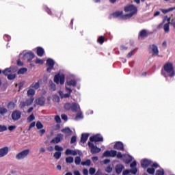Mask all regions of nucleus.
<instances>
[{"instance_id":"1","label":"nucleus","mask_w":175,"mask_h":175,"mask_svg":"<svg viewBox=\"0 0 175 175\" xmlns=\"http://www.w3.org/2000/svg\"><path fill=\"white\" fill-rule=\"evenodd\" d=\"M161 75L163 76V77H165V79H167V77H174L175 70L173 63H165L161 68Z\"/></svg>"},{"instance_id":"2","label":"nucleus","mask_w":175,"mask_h":175,"mask_svg":"<svg viewBox=\"0 0 175 175\" xmlns=\"http://www.w3.org/2000/svg\"><path fill=\"white\" fill-rule=\"evenodd\" d=\"M124 10L126 12V13H128V12H131L129 14H124L123 16L124 18H125V17H127V18H131V17H133V16L137 13V8L133 4L126 5Z\"/></svg>"},{"instance_id":"3","label":"nucleus","mask_w":175,"mask_h":175,"mask_svg":"<svg viewBox=\"0 0 175 175\" xmlns=\"http://www.w3.org/2000/svg\"><path fill=\"white\" fill-rule=\"evenodd\" d=\"M65 110H72L73 113H77L80 110V105L76 103H67L64 105Z\"/></svg>"},{"instance_id":"4","label":"nucleus","mask_w":175,"mask_h":175,"mask_svg":"<svg viewBox=\"0 0 175 175\" xmlns=\"http://www.w3.org/2000/svg\"><path fill=\"white\" fill-rule=\"evenodd\" d=\"M29 151H30L29 149H26L18 153L16 155V159H18V161H20L21 159H24L25 158H27V157H28V155L29 154Z\"/></svg>"},{"instance_id":"5","label":"nucleus","mask_w":175,"mask_h":175,"mask_svg":"<svg viewBox=\"0 0 175 175\" xmlns=\"http://www.w3.org/2000/svg\"><path fill=\"white\" fill-rule=\"evenodd\" d=\"M54 81L56 83V84H61V85H64V83H65V75H56L54 77Z\"/></svg>"},{"instance_id":"6","label":"nucleus","mask_w":175,"mask_h":175,"mask_svg":"<svg viewBox=\"0 0 175 175\" xmlns=\"http://www.w3.org/2000/svg\"><path fill=\"white\" fill-rule=\"evenodd\" d=\"M11 117L13 121H18L21 118V111L19 110L13 111Z\"/></svg>"},{"instance_id":"7","label":"nucleus","mask_w":175,"mask_h":175,"mask_svg":"<svg viewBox=\"0 0 175 175\" xmlns=\"http://www.w3.org/2000/svg\"><path fill=\"white\" fill-rule=\"evenodd\" d=\"M66 91L68 92L67 94H64V92L62 91H59V95L62 98H70V94H72V90L70 89V88H68V86H66Z\"/></svg>"},{"instance_id":"8","label":"nucleus","mask_w":175,"mask_h":175,"mask_svg":"<svg viewBox=\"0 0 175 175\" xmlns=\"http://www.w3.org/2000/svg\"><path fill=\"white\" fill-rule=\"evenodd\" d=\"M62 140H64V135L62 133H59L57 137L51 140L50 143L51 144H58V143H61Z\"/></svg>"},{"instance_id":"9","label":"nucleus","mask_w":175,"mask_h":175,"mask_svg":"<svg viewBox=\"0 0 175 175\" xmlns=\"http://www.w3.org/2000/svg\"><path fill=\"white\" fill-rule=\"evenodd\" d=\"M90 141L92 143H98L99 142H103V137L100 134H97L96 135L92 136L90 137Z\"/></svg>"},{"instance_id":"10","label":"nucleus","mask_w":175,"mask_h":175,"mask_svg":"<svg viewBox=\"0 0 175 175\" xmlns=\"http://www.w3.org/2000/svg\"><path fill=\"white\" fill-rule=\"evenodd\" d=\"M55 62L54 60H53V59H48L46 60V72H49V73L51 72V70H53L54 68V65H55Z\"/></svg>"},{"instance_id":"11","label":"nucleus","mask_w":175,"mask_h":175,"mask_svg":"<svg viewBox=\"0 0 175 175\" xmlns=\"http://www.w3.org/2000/svg\"><path fill=\"white\" fill-rule=\"evenodd\" d=\"M113 148L115 150H119V151H125V148H124V144L121 142H117L115 143L113 146Z\"/></svg>"},{"instance_id":"12","label":"nucleus","mask_w":175,"mask_h":175,"mask_svg":"<svg viewBox=\"0 0 175 175\" xmlns=\"http://www.w3.org/2000/svg\"><path fill=\"white\" fill-rule=\"evenodd\" d=\"M112 16L113 17H115V18L120 17L122 20H126V18H128L127 17L124 18L125 15H124V12L122 11H116L112 13Z\"/></svg>"},{"instance_id":"13","label":"nucleus","mask_w":175,"mask_h":175,"mask_svg":"<svg viewBox=\"0 0 175 175\" xmlns=\"http://www.w3.org/2000/svg\"><path fill=\"white\" fill-rule=\"evenodd\" d=\"M35 58V55L32 52H27L24 55V59H27V62H31Z\"/></svg>"},{"instance_id":"14","label":"nucleus","mask_w":175,"mask_h":175,"mask_svg":"<svg viewBox=\"0 0 175 175\" xmlns=\"http://www.w3.org/2000/svg\"><path fill=\"white\" fill-rule=\"evenodd\" d=\"M7 154H9V147L5 146L0 148V158H3V157H6Z\"/></svg>"},{"instance_id":"15","label":"nucleus","mask_w":175,"mask_h":175,"mask_svg":"<svg viewBox=\"0 0 175 175\" xmlns=\"http://www.w3.org/2000/svg\"><path fill=\"white\" fill-rule=\"evenodd\" d=\"M148 36V33H147V30L146 29H142L139 31L138 34V39L139 40H143L146 39Z\"/></svg>"},{"instance_id":"16","label":"nucleus","mask_w":175,"mask_h":175,"mask_svg":"<svg viewBox=\"0 0 175 175\" xmlns=\"http://www.w3.org/2000/svg\"><path fill=\"white\" fill-rule=\"evenodd\" d=\"M14 72H16V68L14 67H10L8 68H5L3 71V73L5 76L8 77L11 73H14Z\"/></svg>"},{"instance_id":"17","label":"nucleus","mask_w":175,"mask_h":175,"mask_svg":"<svg viewBox=\"0 0 175 175\" xmlns=\"http://www.w3.org/2000/svg\"><path fill=\"white\" fill-rule=\"evenodd\" d=\"M149 49L152 51V55H158V54H159L158 46H157L155 44L150 45Z\"/></svg>"},{"instance_id":"18","label":"nucleus","mask_w":175,"mask_h":175,"mask_svg":"<svg viewBox=\"0 0 175 175\" xmlns=\"http://www.w3.org/2000/svg\"><path fill=\"white\" fill-rule=\"evenodd\" d=\"M150 165H151V161H150L147 159H144L141 161V166L144 169H146V167H148V166H150Z\"/></svg>"},{"instance_id":"19","label":"nucleus","mask_w":175,"mask_h":175,"mask_svg":"<svg viewBox=\"0 0 175 175\" xmlns=\"http://www.w3.org/2000/svg\"><path fill=\"white\" fill-rule=\"evenodd\" d=\"M36 103L39 106H44V103H46V98L43 96L38 98L36 99Z\"/></svg>"},{"instance_id":"20","label":"nucleus","mask_w":175,"mask_h":175,"mask_svg":"<svg viewBox=\"0 0 175 175\" xmlns=\"http://www.w3.org/2000/svg\"><path fill=\"white\" fill-rule=\"evenodd\" d=\"M124 169H125V167L122 164H118L115 167V170L118 174H121Z\"/></svg>"},{"instance_id":"21","label":"nucleus","mask_w":175,"mask_h":175,"mask_svg":"<svg viewBox=\"0 0 175 175\" xmlns=\"http://www.w3.org/2000/svg\"><path fill=\"white\" fill-rule=\"evenodd\" d=\"M88 137H90L89 133H82L81 137V143L85 144L87 140H88Z\"/></svg>"},{"instance_id":"22","label":"nucleus","mask_w":175,"mask_h":175,"mask_svg":"<svg viewBox=\"0 0 175 175\" xmlns=\"http://www.w3.org/2000/svg\"><path fill=\"white\" fill-rule=\"evenodd\" d=\"M129 173H131L132 174H136V173H137V168H134L133 170H125L123 171L122 174L127 175L129 174Z\"/></svg>"},{"instance_id":"23","label":"nucleus","mask_w":175,"mask_h":175,"mask_svg":"<svg viewBox=\"0 0 175 175\" xmlns=\"http://www.w3.org/2000/svg\"><path fill=\"white\" fill-rule=\"evenodd\" d=\"M77 82L75 79H71L66 83V87H76Z\"/></svg>"},{"instance_id":"24","label":"nucleus","mask_w":175,"mask_h":175,"mask_svg":"<svg viewBox=\"0 0 175 175\" xmlns=\"http://www.w3.org/2000/svg\"><path fill=\"white\" fill-rule=\"evenodd\" d=\"M36 53L38 57H43V55H44V49L40 46H38L37 47Z\"/></svg>"},{"instance_id":"25","label":"nucleus","mask_w":175,"mask_h":175,"mask_svg":"<svg viewBox=\"0 0 175 175\" xmlns=\"http://www.w3.org/2000/svg\"><path fill=\"white\" fill-rule=\"evenodd\" d=\"M7 107L9 110H14L16 108V103L14 101H10L8 103Z\"/></svg>"},{"instance_id":"26","label":"nucleus","mask_w":175,"mask_h":175,"mask_svg":"<svg viewBox=\"0 0 175 175\" xmlns=\"http://www.w3.org/2000/svg\"><path fill=\"white\" fill-rule=\"evenodd\" d=\"M33 100H35V98L33 96H31L29 98L26 99V105L27 106H31L32 103H33Z\"/></svg>"},{"instance_id":"27","label":"nucleus","mask_w":175,"mask_h":175,"mask_svg":"<svg viewBox=\"0 0 175 175\" xmlns=\"http://www.w3.org/2000/svg\"><path fill=\"white\" fill-rule=\"evenodd\" d=\"M61 132L65 133L66 135H70V133H72V130H70L69 127H66L64 129H62L61 130Z\"/></svg>"},{"instance_id":"28","label":"nucleus","mask_w":175,"mask_h":175,"mask_svg":"<svg viewBox=\"0 0 175 175\" xmlns=\"http://www.w3.org/2000/svg\"><path fill=\"white\" fill-rule=\"evenodd\" d=\"M101 151L100 148H98V146H94L91 150L92 154H99V152Z\"/></svg>"},{"instance_id":"29","label":"nucleus","mask_w":175,"mask_h":175,"mask_svg":"<svg viewBox=\"0 0 175 175\" xmlns=\"http://www.w3.org/2000/svg\"><path fill=\"white\" fill-rule=\"evenodd\" d=\"M163 29H164V32L165 33H169V31H170V26L169 23L164 24Z\"/></svg>"},{"instance_id":"30","label":"nucleus","mask_w":175,"mask_h":175,"mask_svg":"<svg viewBox=\"0 0 175 175\" xmlns=\"http://www.w3.org/2000/svg\"><path fill=\"white\" fill-rule=\"evenodd\" d=\"M175 10V7L170 8L169 9L165 10V9H160L161 12L163 13V14H166V13H169V12H173V10Z\"/></svg>"},{"instance_id":"31","label":"nucleus","mask_w":175,"mask_h":175,"mask_svg":"<svg viewBox=\"0 0 175 175\" xmlns=\"http://www.w3.org/2000/svg\"><path fill=\"white\" fill-rule=\"evenodd\" d=\"M8 113V109L5 108V107H0V114L1 116H5Z\"/></svg>"},{"instance_id":"32","label":"nucleus","mask_w":175,"mask_h":175,"mask_svg":"<svg viewBox=\"0 0 175 175\" xmlns=\"http://www.w3.org/2000/svg\"><path fill=\"white\" fill-rule=\"evenodd\" d=\"M28 69L27 68H20L18 71V75H24L25 73H27Z\"/></svg>"},{"instance_id":"33","label":"nucleus","mask_w":175,"mask_h":175,"mask_svg":"<svg viewBox=\"0 0 175 175\" xmlns=\"http://www.w3.org/2000/svg\"><path fill=\"white\" fill-rule=\"evenodd\" d=\"M97 43H99V44H102L103 43H105V36H100L97 39Z\"/></svg>"},{"instance_id":"34","label":"nucleus","mask_w":175,"mask_h":175,"mask_svg":"<svg viewBox=\"0 0 175 175\" xmlns=\"http://www.w3.org/2000/svg\"><path fill=\"white\" fill-rule=\"evenodd\" d=\"M39 87H40V84L39 83V82L33 83L30 85V88H34V90H38Z\"/></svg>"},{"instance_id":"35","label":"nucleus","mask_w":175,"mask_h":175,"mask_svg":"<svg viewBox=\"0 0 175 175\" xmlns=\"http://www.w3.org/2000/svg\"><path fill=\"white\" fill-rule=\"evenodd\" d=\"M35 95V90L33 89H29L27 91V96H33Z\"/></svg>"},{"instance_id":"36","label":"nucleus","mask_w":175,"mask_h":175,"mask_svg":"<svg viewBox=\"0 0 175 175\" xmlns=\"http://www.w3.org/2000/svg\"><path fill=\"white\" fill-rule=\"evenodd\" d=\"M81 163L83 166H90L91 165V160L88 159L85 161H82Z\"/></svg>"},{"instance_id":"37","label":"nucleus","mask_w":175,"mask_h":175,"mask_svg":"<svg viewBox=\"0 0 175 175\" xmlns=\"http://www.w3.org/2000/svg\"><path fill=\"white\" fill-rule=\"evenodd\" d=\"M61 155H62L61 152H55L53 154V157L55 158V159H59V158H61Z\"/></svg>"},{"instance_id":"38","label":"nucleus","mask_w":175,"mask_h":175,"mask_svg":"<svg viewBox=\"0 0 175 175\" xmlns=\"http://www.w3.org/2000/svg\"><path fill=\"white\" fill-rule=\"evenodd\" d=\"M62 14H64V12L62 11H57L55 12V17H57L59 20L62 17Z\"/></svg>"},{"instance_id":"39","label":"nucleus","mask_w":175,"mask_h":175,"mask_svg":"<svg viewBox=\"0 0 175 175\" xmlns=\"http://www.w3.org/2000/svg\"><path fill=\"white\" fill-rule=\"evenodd\" d=\"M109 152H110V157L111 158H114L115 157H117V152H116V150H109Z\"/></svg>"},{"instance_id":"40","label":"nucleus","mask_w":175,"mask_h":175,"mask_svg":"<svg viewBox=\"0 0 175 175\" xmlns=\"http://www.w3.org/2000/svg\"><path fill=\"white\" fill-rule=\"evenodd\" d=\"M37 129H42L43 128V124L40 121H38L36 124Z\"/></svg>"},{"instance_id":"41","label":"nucleus","mask_w":175,"mask_h":175,"mask_svg":"<svg viewBox=\"0 0 175 175\" xmlns=\"http://www.w3.org/2000/svg\"><path fill=\"white\" fill-rule=\"evenodd\" d=\"M74 159L72 157H68L66 158V163H73Z\"/></svg>"},{"instance_id":"42","label":"nucleus","mask_w":175,"mask_h":175,"mask_svg":"<svg viewBox=\"0 0 175 175\" xmlns=\"http://www.w3.org/2000/svg\"><path fill=\"white\" fill-rule=\"evenodd\" d=\"M146 172L149 174H155V169L154 168H148Z\"/></svg>"},{"instance_id":"43","label":"nucleus","mask_w":175,"mask_h":175,"mask_svg":"<svg viewBox=\"0 0 175 175\" xmlns=\"http://www.w3.org/2000/svg\"><path fill=\"white\" fill-rule=\"evenodd\" d=\"M55 151H58L59 152H61V151H64V148H62L58 145H55Z\"/></svg>"},{"instance_id":"44","label":"nucleus","mask_w":175,"mask_h":175,"mask_svg":"<svg viewBox=\"0 0 175 175\" xmlns=\"http://www.w3.org/2000/svg\"><path fill=\"white\" fill-rule=\"evenodd\" d=\"M103 158H109L110 157V150H106L103 154Z\"/></svg>"},{"instance_id":"45","label":"nucleus","mask_w":175,"mask_h":175,"mask_svg":"<svg viewBox=\"0 0 175 175\" xmlns=\"http://www.w3.org/2000/svg\"><path fill=\"white\" fill-rule=\"evenodd\" d=\"M75 165H80V163L81 162V157H75Z\"/></svg>"},{"instance_id":"46","label":"nucleus","mask_w":175,"mask_h":175,"mask_svg":"<svg viewBox=\"0 0 175 175\" xmlns=\"http://www.w3.org/2000/svg\"><path fill=\"white\" fill-rule=\"evenodd\" d=\"M33 120H35V116H33V113H31V114L27 118V120L29 121V122H32V121H33Z\"/></svg>"},{"instance_id":"47","label":"nucleus","mask_w":175,"mask_h":175,"mask_svg":"<svg viewBox=\"0 0 175 175\" xmlns=\"http://www.w3.org/2000/svg\"><path fill=\"white\" fill-rule=\"evenodd\" d=\"M8 80H14L16 79V74H10L8 76Z\"/></svg>"},{"instance_id":"48","label":"nucleus","mask_w":175,"mask_h":175,"mask_svg":"<svg viewBox=\"0 0 175 175\" xmlns=\"http://www.w3.org/2000/svg\"><path fill=\"white\" fill-rule=\"evenodd\" d=\"M77 140V137H76L75 135H73L70 139V144H73L76 143Z\"/></svg>"},{"instance_id":"49","label":"nucleus","mask_w":175,"mask_h":175,"mask_svg":"<svg viewBox=\"0 0 175 175\" xmlns=\"http://www.w3.org/2000/svg\"><path fill=\"white\" fill-rule=\"evenodd\" d=\"M156 175H165V171L163 170H157Z\"/></svg>"},{"instance_id":"50","label":"nucleus","mask_w":175,"mask_h":175,"mask_svg":"<svg viewBox=\"0 0 175 175\" xmlns=\"http://www.w3.org/2000/svg\"><path fill=\"white\" fill-rule=\"evenodd\" d=\"M105 172L107 173H111V172H113V168L110 166L108 165L106 168H105Z\"/></svg>"},{"instance_id":"51","label":"nucleus","mask_w":175,"mask_h":175,"mask_svg":"<svg viewBox=\"0 0 175 175\" xmlns=\"http://www.w3.org/2000/svg\"><path fill=\"white\" fill-rule=\"evenodd\" d=\"M96 172V170H95V168H94V167H90V169H89V173H90V174H91V175H93V174H95V172Z\"/></svg>"},{"instance_id":"52","label":"nucleus","mask_w":175,"mask_h":175,"mask_svg":"<svg viewBox=\"0 0 175 175\" xmlns=\"http://www.w3.org/2000/svg\"><path fill=\"white\" fill-rule=\"evenodd\" d=\"M132 162V157H129V158L126 159L124 160V163L128 165L129 163H131Z\"/></svg>"},{"instance_id":"53","label":"nucleus","mask_w":175,"mask_h":175,"mask_svg":"<svg viewBox=\"0 0 175 175\" xmlns=\"http://www.w3.org/2000/svg\"><path fill=\"white\" fill-rule=\"evenodd\" d=\"M50 90L51 91H55L56 90L55 84H54L53 82L50 85Z\"/></svg>"},{"instance_id":"54","label":"nucleus","mask_w":175,"mask_h":175,"mask_svg":"<svg viewBox=\"0 0 175 175\" xmlns=\"http://www.w3.org/2000/svg\"><path fill=\"white\" fill-rule=\"evenodd\" d=\"M55 121L57 124L61 123V117H59V116L57 115V116L55 117Z\"/></svg>"},{"instance_id":"55","label":"nucleus","mask_w":175,"mask_h":175,"mask_svg":"<svg viewBox=\"0 0 175 175\" xmlns=\"http://www.w3.org/2000/svg\"><path fill=\"white\" fill-rule=\"evenodd\" d=\"M5 131H8V127H6V126L0 125V132H5Z\"/></svg>"},{"instance_id":"56","label":"nucleus","mask_w":175,"mask_h":175,"mask_svg":"<svg viewBox=\"0 0 175 175\" xmlns=\"http://www.w3.org/2000/svg\"><path fill=\"white\" fill-rule=\"evenodd\" d=\"M25 106H27V103L25 101H22L20 103L19 107L21 109L25 107Z\"/></svg>"},{"instance_id":"57","label":"nucleus","mask_w":175,"mask_h":175,"mask_svg":"<svg viewBox=\"0 0 175 175\" xmlns=\"http://www.w3.org/2000/svg\"><path fill=\"white\" fill-rule=\"evenodd\" d=\"M35 64H40V65H43L44 62H43V60H42L39 58H37L36 62H35Z\"/></svg>"},{"instance_id":"58","label":"nucleus","mask_w":175,"mask_h":175,"mask_svg":"<svg viewBox=\"0 0 175 175\" xmlns=\"http://www.w3.org/2000/svg\"><path fill=\"white\" fill-rule=\"evenodd\" d=\"M136 165H137V164L136 161H134L132 162V163L130 164V167H132V169H135V168H136Z\"/></svg>"},{"instance_id":"59","label":"nucleus","mask_w":175,"mask_h":175,"mask_svg":"<svg viewBox=\"0 0 175 175\" xmlns=\"http://www.w3.org/2000/svg\"><path fill=\"white\" fill-rule=\"evenodd\" d=\"M38 133H40V136H43L44 133H46V129H41L38 131Z\"/></svg>"},{"instance_id":"60","label":"nucleus","mask_w":175,"mask_h":175,"mask_svg":"<svg viewBox=\"0 0 175 175\" xmlns=\"http://www.w3.org/2000/svg\"><path fill=\"white\" fill-rule=\"evenodd\" d=\"M36 124V123L35 122H31L29 126L28 131H31V128H34Z\"/></svg>"},{"instance_id":"61","label":"nucleus","mask_w":175,"mask_h":175,"mask_svg":"<svg viewBox=\"0 0 175 175\" xmlns=\"http://www.w3.org/2000/svg\"><path fill=\"white\" fill-rule=\"evenodd\" d=\"M134 51H135V49H134V50H132L131 51H130V52L127 54V55H126L127 58H131V57H132V55H133Z\"/></svg>"},{"instance_id":"62","label":"nucleus","mask_w":175,"mask_h":175,"mask_svg":"<svg viewBox=\"0 0 175 175\" xmlns=\"http://www.w3.org/2000/svg\"><path fill=\"white\" fill-rule=\"evenodd\" d=\"M53 100L55 102H59V96H58L57 95H54L53 96Z\"/></svg>"},{"instance_id":"63","label":"nucleus","mask_w":175,"mask_h":175,"mask_svg":"<svg viewBox=\"0 0 175 175\" xmlns=\"http://www.w3.org/2000/svg\"><path fill=\"white\" fill-rule=\"evenodd\" d=\"M3 39L6 40V42H9V40H10V36L9 35H5Z\"/></svg>"},{"instance_id":"64","label":"nucleus","mask_w":175,"mask_h":175,"mask_svg":"<svg viewBox=\"0 0 175 175\" xmlns=\"http://www.w3.org/2000/svg\"><path fill=\"white\" fill-rule=\"evenodd\" d=\"M76 118H83V113L81 112H78Z\"/></svg>"}]
</instances>
